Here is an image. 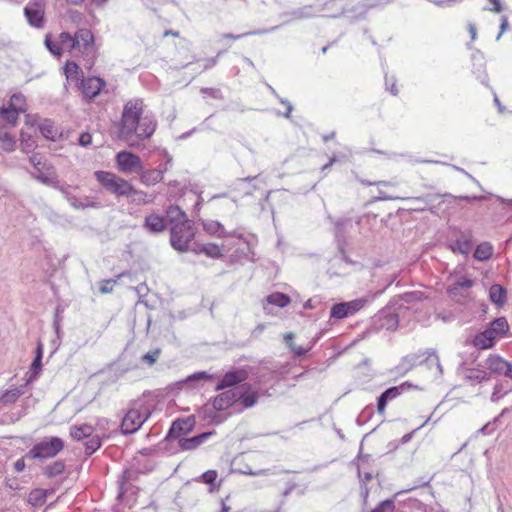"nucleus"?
I'll use <instances>...</instances> for the list:
<instances>
[{"label":"nucleus","instance_id":"1","mask_svg":"<svg viewBox=\"0 0 512 512\" xmlns=\"http://www.w3.org/2000/svg\"><path fill=\"white\" fill-rule=\"evenodd\" d=\"M144 102L140 98L127 101L123 107L119 122L118 138L127 142L129 147L138 148L140 143L132 138L137 131L143 114Z\"/></svg>","mask_w":512,"mask_h":512},{"label":"nucleus","instance_id":"2","mask_svg":"<svg viewBox=\"0 0 512 512\" xmlns=\"http://www.w3.org/2000/svg\"><path fill=\"white\" fill-rule=\"evenodd\" d=\"M196 421L193 415L188 416L186 418H179L173 421L171 424L167 435L165 438L158 444V449L168 452L170 454H174L178 451L171 444L174 441L179 442V439L184 438L185 435L189 434L194 430Z\"/></svg>","mask_w":512,"mask_h":512},{"label":"nucleus","instance_id":"3","mask_svg":"<svg viewBox=\"0 0 512 512\" xmlns=\"http://www.w3.org/2000/svg\"><path fill=\"white\" fill-rule=\"evenodd\" d=\"M94 177L108 193L118 198L130 197L134 192V186L129 181L110 171H95Z\"/></svg>","mask_w":512,"mask_h":512},{"label":"nucleus","instance_id":"4","mask_svg":"<svg viewBox=\"0 0 512 512\" xmlns=\"http://www.w3.org/2000/svg\"><path fill=\"white\" fill-rule=\"evenodd\" d=\"M424 363L428 365L429 369H431L432 366H435L439 376L443 374V368L440 363L439 356L433 349H427L424 352L412 353L405 356L397 369L401 370L403 373H407L415 366Z\"/></svg>","mask_w":512,"mask_h":512},{"label":"nucleus","instance_id":"5","mask_svg":"<svg viewBox=\"0 0 512 512\" xmlns=\"http://www.w3.org/2000/svg\"><path fill=\"white\" fill-rule=\"evenodd\" d=\"M64 449V441L57 436L36 443L26 454L28 459H49Z\"/></svg>","mask_w":512,"mask_h":512},{"label":"nucleus","instance_id":"6","mask_svg":"<svg viewBox=\"0 0 512 512\" xmlns=\"http://www.w3.org/2000/svg\"><path fill=\"white\" fill-rule=\"evenodd\" d=\"M195 236L193 222L178 223L170 227L171 246L179 252L189 251V244Z\"/></svg>","mask_w":512,"mask_h":512},{"label":"nucleus","instance_id":"7","mask_svg":"<svg viewBox=\"0 0 512 512\" xmlns=\"http://www.w3.org/2000/svg\"><path fill=\"white\" fill-rule=\"evenodd\" d=\"M398 325L399 315L392 309L391 304H388L371 318L370 327L373 331H395Z\"/></svg>","mask_w":512,"mask_h":512},{"label":"nucleus","instance_id":"8","mask_svg":"<svg viewBox=\"0 0 512 512\" xmlns=\"http://www.w3.org/2000/svg\"><path fill=\"white\" fill-rule=\"evenodd\" d=\"M46 5V0H30L24 7V16L30 26L37 29L44 27Z\"/></svg>","mask_w":512,"mask_h":512},{"label":"nucleus","instance_id":"9","mask_svg":"<svg viewBox=\"0 0 512 512\" xmlns=\"http://www.w3.org/2000/svg\"><path fill=\"white\" fill-rule=\"evenodd\" d=\"M151 412L146 413V417H142V411L132 408L128 410L121 422V433L123 435H130L137 432L141 426L148 420Z\"/></svg>","mask_w":512,"mask_h":512},{"label":"nucleus","instance_id":"10","mask_svg":"<svg viewBox=\"0 0 512 512\" xmlns=\"http://www.w3.org/2000/svg\"><path fill=\"white\" fill-rule=\"evenodd\" d=\"M117 168L123 173H140L143 170L141 158L129 151H120L115 156Z\"/></svg>","mask_w":512,"mask_h":512},{"label":"nucleus","instance_id":"11","mask_svg":"<svg viewBox=\"0 0 512 512\" xmlns=\"http://www.w3.org/2000/svg\"><path fill=\"white\" fill-rule=\"evenodd\" d=\"M367 300L365 298L355 299L349 302L336 303L331 307L330 318L344 319L354 315L364 307Z\"/></svg>","mask_w":512,"mask_h":512},{"label":"nucleus","instance_id":"12","mask_svg":"<svg viewBox=\"0 0 512 512\" xmlns=\"http://www.w3.org/2000/svg\"><path fill=\"white\" fill-rule=\"evenodd\" d=\"M105 85V80L96 76L87 78L82 77L80 81L77 82L78 89L81 90L84 98L88 102L98 96Z\"/></svg>","mask_w":512,"mask_h":512},{"label":"nucleus","instance_id":"13","mask_svg":"<svg viewBox=\"0 0 512 512\" xmlns=\"http://www.w3.org/2000/svg\"><path fill=\"white\" fill-rule=\"evenodd\" d=\"M259 394L256 390H252V386L249 383H243L237 387V403L241 408L237 409V412H242L244 409H248L257 404Z\"/></svg>","mask_w":512,"mask_h":512},{"label":"nucleus","instance_id":"14","mask_svg":"<svg viewBox=\"0 0 512 512\" xmlns=\"http://www.w3.org/2000/svg\"><path fill=\"white\" fill-rule=\"evenodd\" d=\"M485 366L490 376L497 374L512 379V364L499 355H490L485 361Z\"/></svg>","mask_w":512,"mask_h":512},{"label":"nucleus","instance_id":"15","mask_svg":"<svg viewBox=\"0 0 512 512\" xmlns=\"http://www.w3.org/2000/svg\"><path fill=\"white\" fill-rule=\"evenodd\" d=\"M212 407L214 411H225L230 407H233L237 404V387L224 390L217 396H215L212 400Z\"/></svg>","mask_w":512,"mask_h":512},{"label":"nucleus","instance_id":"16","mask_svg":"<svg viewBox=\"0 0 512 512\" xmlns=\"http://www.w3.org/2000/svg\"><path fill=\"white\" fill-rule=\"evenodd\" d=\"M33 178L41 182L42 184L52 186L53 188L65 194L66 196L69 195V190L71 186L66 183H61L57 179V174L54 167H48L46 169V174H33Z\"/></svg>","mask_w":512,"mask_h":512},{"label":"nucleus","instance_id":"17","mask_svg":"<svg viewBox=\"0 0 512 512\" xmlns=\"http://www.w3.org/2000/svg\"><path fill=\"white\" fill-rule=\"evenodd\" d=\"M247 378V373L243 370H231L224 374L222 379L215 386L216 391L225 390L227 388H236L239 384H243Z\"/></svg>","mask_w":512,"mask_h":512},{"label":"nucleus","instance_id":"18","mask_svg":"<svg viewBox=\"0 0 512 512\" xmlns=\"http://www.w3.org/2000/svg\"><path fill=\"white\" fill-rule=\"evenodd\" d=\"M446 196H452V194H450V193H445L443 195H441V194H426V195L418 196V197H407V198H404L403 200H408V201L414 202L416 204V206L413 208V210H415V211H425L428 209L431 212H435V209L437 207L432 206V203L435 200H438L441 197H446Z\"/></svg>","mask_w":512,"mask_h":512},{"label":"nucleus","instance_id":"19","mask_svg":"<svg viewBox=\"0 0 512 512\" xmlns=\"http://www.w3.org/2000/svg\"><path fill=\"white\" fill-rule=\"evenodd\" d=\"M213 434H215V431H206L189 438H181L176 449L182 451L195 450Z\"/></svg>","mask_w":512,"mask_h":512},{"label":"nucleus","instance_id":"20","mask_svg":"<svg viewBox=\"0 0 512 512\" xmlns=\"http://www.w3.org/2000/svg\"><path fill=\"white\" fill-rule=\"evenodd\" d=\"M75 50L79 49L82 52H87L94 45V35L91 30L86 28L78 29L74 35Z\"/></svg>","mask_w":512,"mask_h":512},{"label":"nucleus","instance_id":"21","mask_svg":"<svg viewBox=\"0 0 512 512\" xmlns=\"http://www.w3.org/2000/svg\"><path fill=\"white\" fill-rule=\"evenodd\" d=\"M156 126L157 122L153 118L149 116L141 117L137 131L134 132L137 138L135 141L139 142V140L150 138L155 132Z\"/></svg>","mask_w":512,"mask_h":512},{"label":"nucleus","instance_id":"22","mask_svg":"<svg viewBox=\"0 0 512 512\" xmlns=\"http://www.w3.org/2000/svg\"><path fill=\"white\" fill-rule=\"evenodd\" d=\"M143 227L150 233L156 234L166 230L167 221L165 217L152 213L145 217Z\"/></svg>","mask_w":512,"mask_h":512},{"label":"nucleus","instance_id":"23","mask_svg":"<svg viewBox=\"0 0 512 512\" xmlns=\"http://www.w3.org/2000/svg\"><path fill=\"white\" fill-rule=\"evenodd\" d=\"M495 343L496 337L487 327L484 331L478 333L472 341V344L477 349H490L495 346Z\"/></svg>","mask_w":512,"mask_h":512},{"label":"nucleus","instance_id":"24","mask_svg":"<svg viewBox=\"0 0 512 512\" xmlns=\"http://www.w3.org/2000/svg\"><path fill=\"white\" fill-rule=\"evenodd\" d=\"M26 111L25 107H14L12 105L2 106L0 108V116L9 125L16 126L19 115Z\"/></svg>","mask_w":512,"mask_h":512},{"label":"nucleus","instance_id":"25","mask_svg":"<svg viewBox=\"0 0 512 512\" xmlns=\"http://www.w3.org/2000/svg\"><path fill=\"white\" fill-rule=\"evenodd\" d=\"M165 219H167L166 221H168L171 226L190 221L187 218L186 213L177 205H170L167 207Z\"/></svg>","mask_w":512,"mask_h":512},{"label":"nucleus","instance_id":"26","mask_svg":"<svg viewBox=\"0 0 512 512\" xmlns=\"http://www.w3.org/2000/svg\"><path fill=\"white\" fill-rule=\"evenodd\" d=\"M489 299L497 307H503L507 301V290L500 284H493L489 289Z\"/></svg>","mask_w":512,"mask_h":512},{"label":"nucleus","instance_id":"27","mask_svg":"<svg viewBox=\"0 0 512 512\" xmlns=\"http://www.w3.org/2000/svg\"><path fill=\"white\" fill-rule=\"evenodd\" d=\"M487 328L496 338L505 337L509 332V324L505 317L495 318L488 324Z\"/></svg>","mask_w":512,"mask_h":512},{"label":"nucleus","instance_id":"28","mask_svg":"<svg viewBox=\"0 0 512 512\" xmlns=\"http://www.w3.org/2000/svg\"><path fill=\"white\" fill-rule=\"evenodd\" d=\"M43 350H44V347H43L42 342L38 341L36 349H35V356H34V359L31 363L30 369H29L31 380L36 379L42 370Z\"/></svg>","mask_w":512,"mask_h":512},{"label":"nucleus","instance_id":"29","mask_svg":"<svg viewBox=\"0 0 512 512\" xmlns=\"http://www.w3.org/2000/svg\"><path fill=\"white\" fill-rule=\"evenodd\" d=\"M450 248L453 252L467 255L472 248L471 235H466L465 233H461L460 237L457 238L455 240V242L450 245Z\"/></svg>","mask_w":512,"mask_h":512},{"label":"nucleus","instance_id":"30","mask_svg":"<svg viewBox=\"0 0 512 512\" xmlns=\"http://www.w3.org/2000/svg\"><path fill=\"white\" fill-rule=\"evenodd\" d=\"M165 170L149 169L140 171V180L147 186L155 185L162 181Z\"/></svg>","mask_w":512,"mask_h":512},{"label":"nucleus","instance_id":"31","mask_svg":"<svg viewBox=\"0 0 512 512\" xmlns=\"http://www.w3.org/2000/svg\"><path fill=\"white\" fill-rule=\"evenodd\" d=\"M419 387L417 385H414L410 382H403L399 386H392L387 388L385 391L382 392L383 396L387 398V400L390 402L397 398L399 395H401L403 392L410 390V389H418Z\"/></svg>","mask_w":512,"mask_h":512},{"label":"nucleus","instance_id":"32","mask_svg":"<svg viewBox=\"0 0 512 512\" xmlns=\"http://www.w3.org/2000/svg\"><path fill=\"white\" fill-rule=\"evenodd\" d=\"M94 432V427L90 424L74 425L70 427V436L76 441H82L90 437Z\"/></svg>","mask_w":512,"mask_h":512},{"label":"nucleus","instance_id":"33","mask_svg":"<svg viewBox=\"0 0 512 512\" xmlns=\"http://www.w3.org/2000/svg\"><path fill=\"white\" fill-rule=\"evenodd\" d=\"M295 334L293 332H288L284 335V341L286 346L293 353V356L296 358H301L307 354V352L312 348V346L308 348H303L301 346H297L294 343Z\"/></svg>","mask_w":512,"mask_h":512},{"label":"nucleus","instance_id":"34","mask_svg":"<svg viewBox=\"0 0 512 512\" xmlns=\"http://www.w3.org/2000/svg\"><path fill=\"white\" fill-rule=\"evenodd\" d=\"M511 391H512V382H510L509 380L498 381L493 388V392L491 395V401L497 402L502 397H504L505 395L510 393Z\"/></svg>","mask_w":512,"mask_h":512},{"label":"nucleus","instance_id":"35","mask_svg":"<svg viewBox=\"0 0 512 512\" xmlns=\"http://www.w3.org/2000/svg\"><path fill=\"white\" fill-rule=\"evenodd\" d=\"M465 379H467L470 382L482 383L489 381L491 378L490 373H488V371L468 368L465 371Z\"/></svg>","mask_w":512,"mask_h":512},{"label":"nucleus","instance_id":"36","mask_svg":"<svg viewBox=\"0 0 512 512\" xmlns=\"http://www.w3.org/2000/svg\"><path fill=\"white\" fill-rule=\"evenodd\" d=\"M266 301L268 304L275 305L279 308H284L290 304L291 298L285 293L274 292L266 297Z\"/></svg>","mask_w":512,"mask_h":512},{"label":"nucleus","instance_id":"37","mask_svg":"<svg viewBox=\"0 0 512 512\" xmlns=\"http://www.w3.org/2000/svg\"><path fill=\"white\" fill-rule=\"evenodd\" d=\"M493 246L489 242H482L475 248L474 258L479 261H485L492 257Z\"/></svg>","mask_w":512,"mask_h":512},{"label":"nucleus","instance_id":"38","mask_svg":"<svg viewBox=\"0 0 512 512\" xmlns=\"http://www.w3.org/2000/svg\"><path fill=\"white\" fill-rule=\"evenodd\" d=\"M104 438L105 435L99 436L94 434L88 437L87 441L84 443L86 456H91L93 453H95L102 446V441Z\"/></svg>","mask_w":512,"mask_h":512},{"label":"nucleus","instance_id":"39","mask_svg":"<svg viewBox=\"0 0 512 512\" xmlns=\"http://www.w3.org/2000/svg\"><path fill=\"white\" fill-rule=\"evenodd\" d=\"M64 74L66 76L67 83L70 81L76 80L80 81L78 78L79 73L81 72L79 65L74 61H67L63 67Z\"/></svg>","mask_w":512,"mask_h":512},{"label":"nucleus","instance_id":"40","mask_svg":"<svg viewBox=\"0 0 512 512\" xmlns=\"http://www.w3.org/2000/svg\"><path fill=\"white\" fill-rule=\"evenodd\" d=\"M39 130L46 139L51 141L56 140L58 130L51 120L45 119L44 122L39 126Z\"/></svg>","mask_w":512,"mask_h":512},{"label":"nucleus","instance_id":"41","mask_svg":"<svg viewBox=\"0 0 512 512\" xmlns=\"http://www.w3.org/2000/svg\"><path fill=\"white\" fill-rule=\"evenodd\" d=\"M65 471V462L63 460H57L50 465H47L44 469V474L48 478H53L63 474Z\"/></svg>","mask_w":512,"mask_h":512},{"label":"nucleus","instance_id":"42","mask_svg":"<svg viewBox=\"0 0 512 512\" xmlns=\"http://www.w3.org/2000/svg\"><path fill=\"white\" fill-rule=\"evenodd\" d=\"M47 498V490L36 488L29 493L28 501L33 506H41L45 503Z\"/></svg>","mask_w":512,"mask_h":512},{"label":"nucleus","instance_id":"43","mask_svg":"<svg viewBox=\"0 0 512 512\" xmlns=\"http://www.w3.org/2000/svg\"><path fill=\"white\" fill-rule=\"evenodd\" d=\"M129 198H131L130 202L136 205L150 204L154 201V197L148 196L147 193L137 190L135 187L134 192H131V196Z\"/></svg>","mask_w":512,"mask_h":512},{"label":"nucleus","instance_id":"44","mask_svg":"<svg viewBox=\"0 0 512 512\" xmlns=\"http://www.w3.org/2000/svg\"><path fill=\"white\" fill-rule=\"evenodd\" d=\"M203 228L209 234H212V235L217 234L219 237L227 236L223 225L218 221L211 220V221L205 222V223H203Z\"/></svg>","mask_w":512,"mask_h":512},{"label":"nucleus","instance_id":"45","mask_svg":"<svg viewBox=\"0 0 512 512\" xmlns=\"http://www.w3.org/2000/svg\"><path fill=\"white\" fill-rule=\"evenodd\" d=\"M217 476H218V473L216 470H208V471L204 472L203 474H201L200 476L196 477L194 480L196 482H201V483L210 485L209 491L213 492Z\"/></svg>","mask_w":512,"mask_h":512},{"label":"nucleus","instance_id":"46","mask_svg":"<svg viewBox=\"0 0 512 512\" xmlns=\"http://www.w3.org/2000/svg\"><path fill=\"white\" fill-rule=\"evenodd\" d=\"M202 251L203 254L212 259H219L223 257L220 246L215 243L203 244Z\"/></svg>","mask_w":512,"mask_h":512},{"label":"nucleus","instance_id":"47","mask_svg":"<svg viewBox=\"0 0 512 512\" xmlns=\"http://www.w3.org/2000/svg\"><path fill=\"white\" fill-rule=\"evenodd\" d=\"M0 142H1V148L5 152H12L15 150L16 140L13 135L10 133H1L0 132Z\"/></svg>","mask_w":512,"mask_h":512},{"label":"nucleus","instance_id":"48","mask_svg":"<svg viewBox=\"0 0 512 512\" xmlns=\"http://www.w3.org/2000/svg\"><path fill=\"white\" fill-rule=\"evenodd\" d=\"M398 297L400 300H402L403 302H405L407 304L420 302L426 298L425 294L421 291L406 292L404 294L399 295Z\"/></svg>","mask_w":512,"mask_h":512},{"label":"nucleus","instance_id":"49","mask_svg":"<svg viewBox=\"0 0 512 512\" xmlns=\"http://www.w3.org/2000/svg\"><path fill=\"white\" fill-rule=\"evenodd\" d=\"M22 392L18 388L6 390L0 397V403L12 404L18 400Z\"/></svg>","mask_w":512,"mask_h":512},{"label":"nucleus","instance_id":"50","mask_svg":"<svg viewBox=\"0 0 512 512\" xmlns=\"http://www.w3.org/2000/svg\"><path fill=\"white\" fill-rule=\"evenodd\" d=\"M132 479V472L129 469H125L118 479V498H122L124 496L127 491L125 485Z\"/></svg>","mask_w":512,"mask_h":512},{"label":"nucleus","instance_id":"51","mask_svg":"<svg viewBox=\"0 0 512 512\" xmlns=\"http://www.w3.org/2000/svg\"><path fill=\"white\" fill-rule=\"evenodd\" d=\"M335 241L337 244V250H343V248L346 247L347 242L345 237V231L343 229V224L340 222L336 224Z\"/></svg>","mask_w":512,"mask_h":512},{"label":"nucleus","instance_id":"52","mask_svg":"<svg viewBox=\"0 0 512 512\" xmlns=\"http://www.w3.org/2000/svg\"><path fill=\"white\" fill-rule=\"evenodd\" d=\"M44 44L52 55L58 57L62 55V47L52 40V36L50 34L45 36Z\"/></svg>","mask_w":512,"mask_h":512},{"label":"nucleus","instance_id":"53","mask_svg":"<svg viewBox=\"0 0 512 512\" xmlns=\"http://www.w3.org/2000/svg\"><path fill=\"white\" fill-rule=\"evenodd\" d=\"M161 354V349L156 348L142 355L141 361L148 364L149 366L154 365Z\"/></svg>","mask_w":512,"mask_h":512},{"label":"nucleus","instance_id":"54","mask_svg":"<svg viewBox=\"0 0 512 512\" xmlns=\"http://www.w3.org/2000/svg\"><path fill=\"white\" fill-rule=\"evenodd\" d=\"M373 414L374 407L372 405L366 406L357 417V424L364 425L372 418Z\"/></svg>","mask_w":512,"mask_h":512},{"label":"nucleus","instance_id":"55","mask_svg":"<svg viewBox=\"0 0 512 512\" xmlns=\"http://www.w3.org/2000/svg\"><path fill=\"white\" fill-rule=\"evenodd\" d=\"M30 162L32 163L34 169H35V172H33L31 175L33 176V174H46V169L48 167H53L52 165H47L46 163H42L40 161V159L37 158L36 155H33L30 157Z\"/></svg>","mask_w":512,"mask_h":512},{"label":"nucleus","instance_id":"56","mask_svg":"<svg viewBox=\"0 0 512 512\" xmlns=\"http://www.w3.org/2000/svg\"><path fill=\"white\" fill-rule=\"evenodd\" d=\"M394 509L393 499H386L380 502L371 512H394Z\"/></svg>","mask_w":512,"mask_h":512},{"label":"nucleus","instance_id":"57","mask_svg":"<svg viewBox=\"0 0 512 512\" xmlns=\"http://www.w3.org/2000/svg\"><path fill=\"white\" fill-rule=\"evenodd\" d=\"M59 40L61 45L66 46L70 52L75 50V46L73 45L74 36H72L69 32H61L59 35Z\"/></svg>","mask_w":512,"mask_h":512},{"label":"nucleus","instance_id":"58","mask_svg":"<svg viewBox=\"0 0 512 512\" xmlns=\"http://www.w3.org/2000/svg\"><path fill=\"white\" fill-rule=\"evenodd\" d=\"M385 86L386 90H388L393 96H397L399 93V90L397 88V80L394 76L388 77L385 76Z\"/></svg>","mask_w":512,"mask_h":512},{"label":"nucleus","instance_id":"59","mask_svg":"<svg viewBox=\"0 0 512 512\" xmlns=\"http://www.w3.org/2000/svg\"><path fill=\"white\" fill-rule=\"evenodd\" d=\"M213 375L207 373L206 371L196 372L187 377L186 382H194L199 380H212Z\"/></svg>","mask_w":512,"mask_h":512},{"label":"nucleus","instance_id":"60","mask_svg":"<svg viewBox=\"0 0 512 512\" xmlns=\"http://www.w3.org/2000/svg\"><path fill=\"white\" fill-rule=\"evenodd\" d=\"M68 200L70 201L71 205L76 209H85L88 207H94V208L98 207V204L95 202L84 203V202L79 201L75 196L68 198Z\"/></svg>","mask_w":512,"mask_h":512},{"label":"nucleus","instance_id":"61","mask_svg":"<svg viewBox=\"0 0 512 512\" xmlns=\"http://www.w3.org/2000/svg\"><path fill=\"white\" fill-rule=\"evenodd\" d=\"M64 312V308L62 305H57L54 313V321H53V327L56 331V333L59 335L60 332V322L62 321L61 313Z\"/></svg>","mask_w":512,"mask_h":512},{"label":"nucleus","instance_id":"62","mask_svg":"<svg viewBox=\"0 0 512 512\" xmlns=\"http://www.w3.org/2000/svg\"><path fill=\"white\" fill-rule=\"evenodd\" d=\"M117 282V279H106L103 280L99 286V291L102 294L111 293L113 291V285Z\"/></svg>","mask_w":512,"mask_h":512},{"label":"nucleus","instance_id":"63","mask_svg":"<svg viewBox=\"0 0 512 512\" xmlns=\"http://www.w3.org/2000/svg\"><path fill=\"white\" fill-rule=\"evenodd\" d=\"M8 105H12L14 107H24L25 105V97L21 93H15L10 97V101Z\"/></svg>","mask_w":512,"mask_h":512},{"label":"nucleus","instance_id":"64","mask_svg":"<svg viewBox=\"0 0 512 512\" xmlns=\"http://www.w3.org/2000/svg\"><path fill=\"white\" fill-rule=\"evenodd\" d=\"M358 475L359 477L361 478V489H362V492L367 495L368 494V488L366 486V483L369 482L373 476H372V473L370 472H365L363 475L361 474V471H360V468H358Z\"/></svg>","mask_w":512,"mask_h":512}]
</instances>
